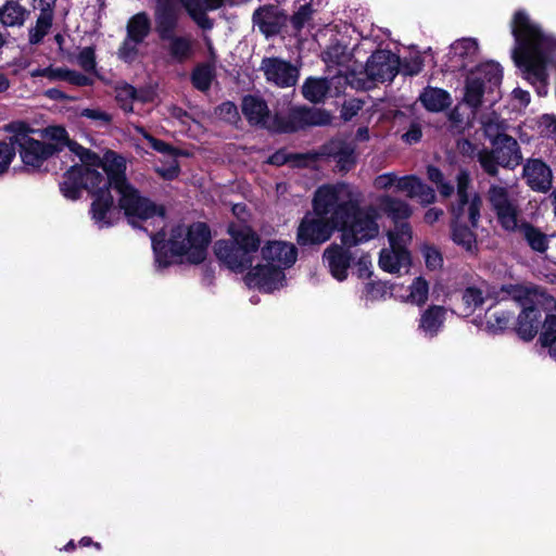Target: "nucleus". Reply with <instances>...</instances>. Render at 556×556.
I'll list each match as a JSON object with an SVG mask.
<instances>
[{
  "label": "nucleus",
  "mask_w": 556,
  "mask_h": 556,
  "mask_svg": "<svg viewBox=\"0 0 556 556\" xmlns=\"http://www.w3.org/2000/svg\"><path fill=\"white\" fill-rule=\"evenodd\" d=\"M155 172L165 180H174L180 173L177 156H172L167 162L155 166Z\"/></svg>",
  "instance_id": "5fc2aeb1"
},
{
  "label": "nucleus",
  "mask_w": 556,
  "mask_h": 556,
  "mask_svg": "<svg viewBox=\"0 0 556 556\" xmlns=\"http://www.w3.org/2000/svg\"><path fill=\"white\" fill-rule=\"evenodd\" d=\"M540 341L543 346H551L556 342V315H546L542 325Z\"/></svg>",
  "instance_id": "8fccbe9b"
},
{
  "label": "nucleus",
  "mask_w": 556,
  "mask_h": 556,
  "mask_svg": "<svg viewBox=\"0 0 556 556\" xmlns=\"http://www.w3.org/2000/svg\"><path fill=\"white\" fill-rule=\"evenodd\" d=\"M502 291L522 306L517 318L516 332L525 341H531L539 331L541 311L556 306L554 298L536 286L507 285Z\"/></svg>",
  "instance_id": "423d86ee"
},
{
  "label": "nucleus",
  "mask_w": 556,
  "mask_h": 556,
  "mask_svg": "<svg viewBox=\"0 0 556 556\" xmlns=\"http://www.w3.org/2000/svg\"><path fill=\"white\" fill-rule=\"evenodd\" d=\"M479 46L473 38H462L454 41L450 47L451 60L455 62V66L466 70L467 66L475 61L478 55Z\"/></svg>",
  "instance_id": "cd10ccee"
},
{
  "label": "nucleus",
  "mask_w": 556,
  "mask_h": 556,
  "mask_svg": "<svg viewBox=\"0 0 556 556\" xmlns=\"http://www.w3.org/2000/svg\"><path fill=\"white\" fill-rule=\"evenodd\" d=\"M478 162L480 163V166L486 173L489 176L496 177L498 175V167L501 166L500 163H497V159H495V155L490 151H481L478 154Z\"/></svg>",
  "instance_id": "864d4df0"
},
{
  "label": "nucleus",
  "mask_w": 556,
  "mask_h": 556,
  "mask_svg": "<svg viewBox=\"0 0 556 556\" xmlns=\"http://www.w3.org/2000/svg\"><path fill=\"white\" fill-rule=\"evenodd\" d=\"M481 125L484 136L490 143L508 136L506 132L508 125L496 112H491L481 116Z\"/></svg>",
  "instance_id": "f704fd0d"
},
{
  "label": "nucleus",
  "mask_w": 556,
  "mask_h": 556,
  "mask_svg": "<svg viewBox=\"0 0 556 556\" xmlns=\"http://www.w3.org/2000/svg\"><path fill=\"white\" fill-rule=\"evenodd\" d=\"M350 247L337 243L330 244L323 253V262L333 278L343 281L348 278L349 268L353 262Z\"/></svg>",
  "instance_id": "4be33fe9"
},
{
  "label": "nucleus",
  "mask_w": 556,
  "mask_h": 556,
  "mask_svg": "<svg viewBox=\"0 0 556 556\" xmlns=\"http://www.w3.org/2000/svg\"><path fill=\"white\" fill-rule=\"evenodd\" d=\"M522 178L532 191L547 193L553 187L554 175L541 159H528L522 167Z\"/></svg>",
  "instance_id": "aec40b11"
},
{
  "label": "nucleus",
  "mask_w": 556,
  "mask_h": 556,
  "mask_svg": "<svg viewBox=\"0 0 556 556\" xmlns=\"http://www.w3.org/2000/svg\"><path fill=\"white\" fill-rule=\"evenodd\" d=\"M452 240L455 244L462 247L465 251L473 254L478 250L476 233L473 228L464 222L451 219Z\"/></svg>",
  "instance_id": "2f4dec72"
},
{
  "label": "nucleus",
  "mask_w": 556,
  "mask_h": 556,
  "mask_svg": "<svg viewBox=\"0 0 556 556\" xmlns=\"http://www.w3.org/2000/svg\"><path fill=\"white\" fill-rule=\"evenodd\" d=\"M81 116L92 121H98L103 125H108L112 121V116L109 113L99 109H84L81 111Z\"/></svg>",
  "instance_id": "69168bd1"
},
{
  "label": "nucleus",
  "mask_w": 556,
  "mask_h": 556,
  "mask_svg": "<svg viewBox=\"0 0 556 556\" xmlns=\"http://www.w3.org/2000/svg\"><path fill=\"white\" fill-rule=\"evenodd\" d=\"M143 42L125 37L117 50V56L125 63L131 64L139 55V48Z\"/></svg>",
  "instance_id": "a18cd8bd"
},
{
  "label": "nucleus",
  "mask_w": 556,
  "mask_h": 556,
  "mask_svg": "<svg viewBox=\"0 0 556 556\" xmlns=\"http://www.w3.org/2000/svg\"><path fill=\"white\" fill-rule=\"evenodd\" d=\"M455 181V197L448 208L451 217L477 228L481 218L482 198L472 190L471 177L467 169H459Z\"/></svg>",
  "instance_id": "6e6552de"
},
{
  "label": "nucleus",
  "mask_w": 556,
  "mask_h": 556,
  "mask_svg": "<svg viewBox=\"0 0 556 556\" xmlns=\"http://www.w3.org/2000/svg\"><path fill=\"white\" fill-rule=\"evenodd\" d=\"M358 200L353 198L352 189L345 184L323 185L313 197V211L318 217L339 228L344 226L356 208Z\"/></svg>",
  "instance_id": "0eeeda50"
},
{
  "label": "nucleus",
  "mask_w": 556,
  "mask_h": 556,
  "mask_svg": "<svg viewBox=\"0 0 556 556\" xmlns=\"http://www.w3.org/2000/svg\"><path fill=\"white\" fill-rule=\"evenodd\" d=\"M446 309L440 305H431L422 312L419 318V329L428 337H435L445 320Z\"/></svg>",
  "instance_id": "c756f323"
},
{
  "label": "nucleus",
  "mask_w": 556,
  "mask_h": 556,
  "mask_svg": "<svg viewBox=\"0 0 556 556\" xmlns=\"http://www.w3.org/2000/svg\"><path fill=\"white\" fill-rule=\"evenodd\" d=\"M331 115L321 109L296 106L282 115L280 134H291L305 127L326 126L331 123Z\"/></svg>",
  "instance_id": "ddd939ff"
},
{
  "label": "nucleus",
  "mask_w": 556,
  "mask_h": 556,
  "mask_svg": "<svg viewBox=\"0 0 556 556\" xmlns=\"http://www.w3.org/2000/svg\"><path fill=\"white\" fill-rule=\"evenodd\" d=\"M448 121L451 123V128L457 132L463 131L467 123H465L463 114L459 112L458 106H455L448 114Z\"/></svg>",
  "instance_id": "338daca9"
},
{
  "label": "nucleus",
  "mask_w": 556,
  "mask_h": 556,
  "mask_svg": "<svg viewBox=\"0 0 556 556\" xmlns=\"http://www.w3.org/2000/svg\"><path fill=\"white\" fill-rule=\"evenodd\" d=\"M401 65L402 72L410 76L419 74L424 68V62L419 55L405 60Z\"/></svg>",
  "instance_id": "e2e57ef3"
},
{
  "label": "nucleus",
  "mask_w": 556,
  "mask_h": 556,
  "mask_svg": "<svg viewBox=\"0 0 556 556\" xmlns=\"http://www.w3.org/2000/svg\"><path fill=\"white\" fill-rule=\"evenodd\" d=\"M410 264V255L407 249H383L379 256V266L388 273H399L401 268Z\"/></svg>",
  "instance_id": "7c9ffc66"
},
{
  "label": "nucleus",
  "mask_w": 556,
  "mask_h": 556,
  "mask_svg": "<svg viewBox=\"0 0 556 556\" xmlns=\"http://www.w3.org/2000/svg\"><path fill=\"white\" fill-rule=\"evenodd\" d=\"M396 191L405 193L410 199H418L421 205L432 204L437 198L434 189L415 175L399 177Z\"/></svg>",
  "instance_id": "393cba45"
},
{
  "label": "nucleus",
  "mask_w": 556,
  "mask_h": 556,
  "mask_svg": "<svg viewBox=\"0 0 556 556\" xmlns=\"http://www.w3.org/2000/svg\"><path fill=\"white\" fill-rule=\"evenodd\" d=\"M218 116L229 123H235L239 118L238 108L231 101L219 104L216 109Z\"/></svg>",
  "instance_id": "13d9d810"
},
{
  "label": "nucleus",
  "mask_w": 556,
  "mask_h": 556,
  "mask_svg": "<svg viewBox=\"0 0 556 556\" xmlns=\"http://www.w3.org/2000/svg\"><path fill=\"white\" fill-rule=\"evenodd\" d=\"M314 9L311 3L302 4L290 17V23L295 33H300L313 17Z\"/></svg>",
  "instance_id": "de8ad7c7"
},
{
  "label": "nucleus",
  "mask_w": 556,
  "mask_h": 556,
  "mask_svg": "<svg viewBox=\"0 0 556 556\" xmlns=\"http://www.w3.org/2000/svg\"><path fill=\"white\" fill-rule=\"evenodd\" d=\"M29 15L18 2L9 0L0 8V23L4 27H21Z\"/></svg>",
  "instance_id": "473e14b6"
},
{
  "label": "nucleus",
  "mask_w": 556,
  "mask_h": 556,
  "mask_svg": "<svg viewBox=\"0 0 556 556\" xmlns=\"http://www.w3.org/2000/svg\"><path fill=\"white\" fill-rule=\"evenodd\" d=\"M17 143L14 141V134L9 140L0 141V176L9 170V167L16 155L15 147Z\"/></svg>",
  "instance_id": "c03bdc74"
},
{
  "label": "nucleus",
  "mask_w": 556,
  "mask_h": 556,
  "mask_svg": "<svg viewBox=\"0 0 556 556\" xmlns=\"http://www.w3.org/2000/svg\"><path fill=\"white\" fill-rule=\"evenodd\" d=\"M46 134L48 137L55 141L53 144L60 147L58 152H62L66 147L68 151L73 153L70 146L74 142L67 140V132L63 127H49L46 129Z\"/></svg>",
  "instance_id": "4d7b16f0"
},
{
  "label": "nucleus",
  "mask_w": 556,
  "mask_h": 556,
  "mask_svg": "<svg viewBox=\"0 0 556 556\" xmlns=\"http://www.w3.org/2000/svg\"><path fill=\"white\" fill-rule=\"evenodd\" d=\"M78 65L87 73L97 75L96 49L92 46L80 49L76 56Z\"/></svg>",
  "instance_id": "09e8293b"
},
{
  "label": "nucleus",
  "mask_w": 556,
  "mask_h": 556,
  "mask_svg": "<svg viewBox=\"0 0 556 556\" xmlns=\"http://www.w3.org/2000/svg\"><path fill=\"white\" fill-rule=\"evenodd\" d=\"M286 278L281 268L269 263L258 264L252 267L245 275V283L250 288H257L264 292H273L280 288Z\"/></svg>",
  "instance_id": "6ab92c4d"
},
{
  "label": "nucleus",
  "mask_w": 556,
  "mask_h": 556,
  "mask_svg": "<svg viewBox=\"0 0 556 556\" xmlns=\"http://www.w3.org/2000/svg\"><path fill=\"white\" fill-rule=\"evenodd\" d=\"M261 254L265 262L285 270L295 263L298 258V249L293 243L285 241H268L261 249Z\"/></svg>",
  "instance_id": "b1692460"
},
{
  "label": "nucleus",
  "mask_w": 556,
  "mask_h": 556,
  "mask_svg": "<svg viewBox=\"0 0 556 556\" xmlns=\"http://www.w3.org/2000/svg\"><path fill=\"white\" fill-rule=\"evenodd\" d=\"M80 164L72 165L60 182L62 194L70 200L79 199L86 190L93 201L90 207L91 218L99 228L113 226L118 212L111 193L113 187L119 194L118 205L128 223L134 227L138 222L155 215L164 217L163 210L142 197L126 177V159L114 151H106L101 159L94 152L78 143L70 146Z\"/></svg>",
  "instance_id": "f257e3e1"
},
{
  "label": "nucleus",
  "mask_w": 556,
  "mask_h": 556,
  "mask_svg": "<svg viewBox=\"0 0 556 556\" xmlns=\"http://www.w3.org/2000/svg\"><path fill=\"white\" fill-rule=\"evenodd\" d=\"M65 81L77 86V87H87L93 85V79L80 72L71 70L70 73H65Z\"/></svg>",
  "instance_id": "680f3d73"
},
{
  "label": "nucleus",
  "mask_w": 556,
  "mask_h": 556,
  "mask_svg": "<svg viewBox=\"0 0 556 556\" xmlns=\"http://www.w3.org/2000/svg\"><path fill=\"white\" fill-rule=\"evenodd\" d=\"M378 218L379 213L375 206L361 207L357 201L356 208H353L346 224L338 228L342 232L341 242L343 245L356 247L375 239L379 235Z\"/></svg>",
  "instance_id": "1a4fd4ad"
},
{
  "label": "nucleus",
  "mask_w": 556,
  "mask_h": 556,
  "mask_svg": "<svg viewBox=\"0 0 556 556\" xmlns=\"http://www.w3.org/2000/svg\"><path fill=\"white\" fill-rule=\"evenodd\" d=\"M151 31V21L146 12L131 16L126 26V36L144 42Z\"/></svg>",
  "instance_id": "e433bc0d"
},
{
  "label": "nucleus",
  "mask_w": 556,
  "mask_h": 556,
  "mask_svg": "<svg viewBox=\"0 0 556 556\" xmlns=\"http://www.w3.org/2000/svg\"><path fill=\"white\" fill-rule=\"evenodd\" d=\"M5 129L14 134V141L17 143L21 160L27 167L40 168L45 161L60 150L56 144H49L31 138L29 134L34 130L24 123L10 124Z\"/></svg>",
  "instance_id": "9d476101"
},
{
  "label": "nucleus",
  "mask_w": 556,
  "mask_h": 556,
  "mask_svg": "<svg viewBox=\"0 0 556 556\" xmlns=\"http://www.w3.org/2000/svg\"><path fill=\"white\" fill-rule=\"evenodd\" d=\"M397 181L399 176L395 173L390 172L378 175L374 181V185L377 189L387 190L392 186L396 187Z\"/></svg>",
  "instance_id": "0e129e2a"
},
{
  "label": "nucleus",
  "mask_w": 556,
  "mask_h": 556,
  "mask_svg": "<svg viewBox=\"0 0 556 556\" xmlns=\"http://www.w3.org/2000/svg\"><path fill=\"white\" fill-rule=\"evenodd\" d=\"M381 211L394 223L408 219L413 214L412 206L404 200L383 194L378 198Z\"/></svg>",
  "instance_id": "c85d7f7f"
},
{
  "label": "nucleus",
  "mask_w": 556,
  "mask_h": 556,
  "mask_svg": "<svg viewBox=\"0 0 556 556\" xmlns=\"http://www.w3.org/2000/svg\"><path fill=\"white\" fill-rule=\"evenodd\" d=\"M401 66L400 58L389 50H377L367 60L364 72H359L368 87L369 81H392Z\"/></svg>",
  "instance_id": "f8f14e48"
},
{
  "label": "nucleus",
  "mask_w": 556,
  "mask_h": 556,
  "mask_svg": "<svg viewBox=\"0 0 556 556\" xmlns=\"http://www.w3.org/2000/svg\"><path fill=\"white\" fill-rule=\"evenodd\" d=\"M116 91V101L118 104L123 102H132L137 97V90L129 84L118 85L115 89Z\"/></svg>",
  "instance_id": "052dcab7"
},
{
  "label": "nucleus",
  "mask_w": 556,
  "mask_h": 556,
  "mask_svg": "<svg viewBox=\"0 0 556 556\" xmlns=\"http://www.w3.org/2000/svg\"><path fill=\"white\" fill-rule=\"evenodd\" d=\"M242 113L250 125L280 134L282 114L271 116L266 101L262 98L245 96L242 100Z\"/></svg>",
  "instance_id": "4468645a"
},
{
  "label": "nucleus",
  "mask_w": 556,
  "mask_h": 556,
  "mask_svg": "<svg viewBox=\"0 0 556 556\" xmlns=\"http://www.w3.org/2000/svg\"><path fill=\"white\" fill-rule=\"evenodd\" d=\"M321 155L332 160L340 173H348L357 163L356 144L341 137H336L321 147Z\"/></svg>",
  "instance_id": "f3484780"
},
{
  "label": "nucleus",
  "mask_w": 556,
  "mask_h": 556,
  "mask_svg": "<svg viewBox=\"0 0 556 556\" xmlns=\"http://www.w3.org/2000/svg\"><path fill=\"white\" fill-rule=\"evenodd\" d=\"M422 137L421 127L418 123H412L408 130L402 135V139L408 143H417Z\"/></svg>",
  "instance_id": "774afa93"
},
{
  "label": "nucleus",
  "mask_w": 556,
  "mask_h": 556,
  "mask_svg": "<svg viewBox=\"0 0 556 556\" xmlns=\"http://www.w3.org/2000/svg\"><path fill=\"white\" fill-rule=\"evenodd\" d=\"M330 85L327 78L308 77L302 86L303 97L312 103H320L325 100Z\"/></svg>",
  "instance_id": "c9c22d12"
},
{
  "label": "nucleus",
  "mask_w": 556,
  "mask_h": 556,
  "mask_svg": "<svg viewBox=\"0 0 556 556\" xmlns=\"http://www.w3.org/2000/svg\"><path fill=\"white\" fill-rule=\"evenodd\" d=\"M155 264L159 268H166L173 263L174 256L186 255L192 264H200L206 257V250L211 241V231L204 223L192 225H177L170 231L166 242L165 233L160 231L151 235Z\"/></svg>",
  "instance_id": "20e7f679"
},
{
  "label": "nucleus",
  "mask_w": 556,
  "mask_h": 556,
  "mask_svg": "<svg viewBox=\"0 0 556 556\" xmlns=\"http://www.w3.org/2000/svg\"><path fill=\"white\" fill-rule=\"evenodd\" d=\"M388 239L391 248L407 249L413 239L410 225L407 222L395 223L394 228L388 232Z\"/></svg>",
  "instance_id": "58836bf2"
},
{
  "label": "nucleus",
  "mask_w": 556,
  "mask_h": 556,
  "mask_svg": "<svg viewBox=\"0 0 556 556\" xmlns=\"http://www.w3.org/2000/svg\"><path fill=\"white\" fill-rule=\"evenodd\" d=\"M54 16L39 14L34 26L28 29V42L31 46L39 45L49 34L53 25Z\"/></svg>",
  "instance_id": "ea45409f"
},
{
  "label": "nucleus",
  "mask_w": 556,
  "mask_h": 556,
  "mask_svg": "<svg viewBox=\"0 0 556 556\" xmlns=\"http://www.w3.org/2000/svg\"><path fill=\"white\" fill-rule=\"evenodd\" d=\"M260 70L264 73L267 81L280 88L293 87L299 79V70L280 58H264Z\"/></svg>",
  "instance_id": "a211bd4d"
},
{
  "label": "nucleus",
  "mask_w": 556,
  "mask_h": 556,
  "mask_svg": "<svg viewBox=\"0 0 556 556\" xmlns=\"http://www.w3.org/2000/svg\"><path fill=\"white\" fill-rule=\"evenodd\" d=\"M336 229L326 219L307 213L298 227L296 241L302 247L321 244L331 238Z\"/></svg>",
  "instance_id": "dca6fc26"
},
{
  "label": "nucleus",
  "mask_w": 556,
  "mask_h": 556,
  "mask_svg": "<svg viewBox=\"0 0 556 556\" xmlns=\"http://www.w3.org/2000/svg\"><path fill=\"white\" fill-rule=\"evenodd\" d=\"M419 101L429 112H441L451 104V96L443 89L427 87L420 93Z\"/></svg>",
  "instance_id": "72a5a7b5"
},
{
  "label": "nucleus",
  "mask_w": 556,
  "mask_h": 556,
  "mask_svg": "<svg viewBox=\"0 0 556 556\" xmlns=\"http://www.w3.org/2000/svg\"><path fill=\"white\" fill-rule=\"evenodd\" d=\"M421 253L428 269L435 270L442 267L443 257L437 248L431 245H424L421 248Z\"/></svg>",
  "instance_id": "6e6d98bb"
},
{
  "label": "nucleus",
  "mask_w": 556,
  "mask_h": 556,
  "mask_svg": "<svg viewBox=\"0 0 556 556\" xmlns=\"http://www.w3.org/2000/svg\"><path fill=\"white\" fill-rule=\"evenodd\" d=\"M391 294V288L382 281H371L365 286V298L369 301H378L386 299Z\"/></svg>",
  "instance_id": "603ef678"
},
{
  "label": "nucleus",
  "mask_w": 556,
  "mask_h": 556,
  "mask_svg": "<svg viewBox=\"0 0 556 556\" xmlns=\"http://www.w3.org/2000/svg\"><path fill=\"white\" fill-rule=\"evenodd\" d=\"M136 130L140 135H142V137L147 140V142L150 144V147L153 150H155L164 155H167L169 157L180 155V152L177 149H175L174 147H172L170 144H168L167 142H165L163 140L154 138L149 132H147L143 127H136Z\"/></svg>",
  "instance_id": "49530a36"
},
{
  "label": "nucleus",
  "mask_w": 556,
  "mask_h": 556,
  "mask_svg": "<svg viewBox=\"0 0 556 556\" xmlns=\"http://www.w3.org/2000/svg\"><path fill=\"white\" fill-rule=\"evenodd\" d=\"M215 78V66L211 63L197 65L191 73V83L195 89L202 92L210 90Z\"/></svg>",
  "instance_id": "4c0bfd02"
},
{
  "label": "nucleus",
  "mask_w": 556,
  "mask_h": 556,
  "mask_svg": "<svg viewBox=\"0 0 556 556\" xmlns=\"http://www.w3.org/2000/svg\"><path fill=\"white\" fill-rule=\"evenodd\" d=\"M154 30L160 40L176 35L179 25V10L169 0H157L154 10Z\"/></svg>",
  "instance_id": "412c9836"
},
{
  "label": "nucleus",
  "mask_w": 556,
  "mask_h": 556,
  "mask_svg": "<svg viewBox=\"0 0 556 556\" xmlns=\"http://www.w3.org/2000/svg\"><path fill=\"white\" fill-rule=\"evenodd\" d=\"M462 301L465 312L470 315L483 305L485 296L480 288L468 287L463 291Z\"/></svg>",
  "instance_id": "37998d69"
},
{
  "label": "nucleus",
  "mask_w": 556,
  "mask_h": 556,
  "mask_svg": "<svg viewBox=\"0 0 556 556\" xmlns=\"http://www.w3.org/2000/svg\"><path fill=\"white\" fill-rule=\"evenodd\" d=\"M511 318L513 315L509 312H496L486 320V328L493 333L501 332L507 329Z\"/></svg>",
  "instance_id": "3c124183"
},
{
  "label": "nucleus",
  "mask_w": 556,
  "mask_h": 556,
  "mask_svg": "<svg viewBox=\"0 0 556 556\" xmlns=\"http://www.w3.org/2000/svg\"><path fill=\"white\" fill-rule=\"evenodd\" d=\"M168 61L174 64H184L194 55V42L189 35H174L169 39L161 40Z\"/></svg>",
  "instance_id": "bb28decb"
},
{
  "label": "nucleus",
  "mask_w": 556,
  "mask_h": 556,
  "mask_svg": "<svg viewBox=\"0 0 556 556\" xmlns=\"http://www.w3.org/2000/svg\"><path fill=\"white\" fill-rule=\"evenodd\" d=\"M491 146V152L495 155L497 163H500L502 167L514 169L521 163L522 155L520 147L514 137H502V139L493 141Z\"/></svg>",
  "instance_id": "a878e982"
},
{
  "label": "nucleus",
  "mask_w": 556,
  "mask_h": 556,
  "mask_svg": "<svg viewBox=\"0 0 556 556\" xmlns=\"http://www.w3.org/2000/svg\"><path fill=\"white\" fill-rule=\"evenodd\" d=\"M287 15L275 5L257 8L252 16L253 24L267 38L278 35L287 23Z\"/></svg>",
  "instance_id": "5701e85b"
},
{
  "label": "nucleus",
  "mask_w": 556,
  "mask_h": 556,
  "mask_svg": "<svg viewBox=\"0 0 556 556\" xmlns=\"http://www.w3.org/2000/svg\"><path fill=\"white\" fill-rule=\"evenodd\" d=\"M364 102L358 99L345 101L341 108V118L345 122L351 121L362 110Z\"/></svg>",
  "instance_id": "bf43d9fd"
},
{
  "label": "nucleus",
  "mask_w": 556,
  "mask_h": 556,
  "mask_svg": "<svg viewBox=\"0 0 556 556\" xmlns=\"http://www.w3.org/2000/svg\"><path fill=\"white\" fill-rule=\"evenodd\" d=\"M352 56V52L348 49V46L338 41L329 45L321 54L323 61L328 67L338 66L346 68L345 72L339 70L337 75L344 76L345 81L351 87L355 89H367L365 79L357 77L356 71L354 68H350Z\"/></svg>",
  "instance_id": "2eb2a0df"
},
{
  "label": "nucleus",
  "mask_w": 556,
  "mask_h": 556,
  "mask_svg": "<svg viewBox=\"0 0 556 556\" xmlns=\"http://www.w3.org/2000/svg\"><path fill=\"white\" fill-rule=\"evenodd\" d=\"M428 281L421 276L416 277L409 286V294L407 295V301L414 305L422 306L428 301Z\"/></svg>",
  "instance_id": "a19ab883"
},
{
  "label": "nucleus",
  "mask_w": 556,
  "mask_h": 556,
  "mask_svg": "<svg viewBox=\"0 0 556 556\" xmlns=\"http://www.w3.org/2000/svg\"><path fill=\"white\" fill-rule=\"evenodd\" d=\"M511 34L515 39L511 56L516 66L535 87L539 96H546L548 85L546 66L556 61V40L543 33L523 10L517 11L514 15Z\"/></svg>",
  "instance_id": "f03ea898"
},
{
  "label": "nucleus",
  "mask_w": 556,
  "mask_h": 556,
  "mask_svg": "<svg viewBox=\"0 0 556 556\" xmlns=\"http://www.w3.org/2000/svg\"><path fill=\"white\" fill-rule=\"evenodd\" d=\"M427 176L428 179L437 186L438 191L442 198H450L454 193V185L445 180L444 175L439 167L434 165H428Z\"/></svg>",
  "instance_id": "79ce46f5"
},
{
  "label": "nucleus",
  "mask_w": 556,
  "mask_h": 556,
  "mask_svg": "<svg viewBox=\"0 0 556 556\" xmlns=\"http://www.w3.org/2000/svg\"><path fill=\"white\" fill-rule=\"evenodd\" d=\"M502 78V67L495 62L480 64L469 74L465 85L464 102L472 110V114L480 108L485 90L498 87Z\"/></svg>",
  "instance_id": "9b49d317"
},
{
  "label": "nucleus",
  "mask_w": 556,
  "mask_h": 556,
  "mask_svg": "<svg viewBox=\"0 0 556 556\" xmlns=\"http://www.w3.org/2000/svg\"><path fill=\"white\" fill-rule=\"evenodd\" d=\"M228 233L229 240H218L214 244L217 260L233 273L251 269L261 247L260 236L245 225H230Z\"/></svg>",
  "instance_id": "39448f33"
},
{
  "label": "nucleus",
  "mask_w": 556,
  "mask_h": 556,
  "mask_svg": "<svg viewBox=\"0 0 556 556\" xmlns=\"http://www.w3.org/2000/svg\"><path fill=\"white\" fill-rule=\"evenodd\" d=\"M486 201L504 232L518 233L533 252L543 254L548 250L549 236L523 217L519 197L508 186L491 184Z\"/></svg>",
  "instance_id": "7ed1b4c3"
}]
</instances>
